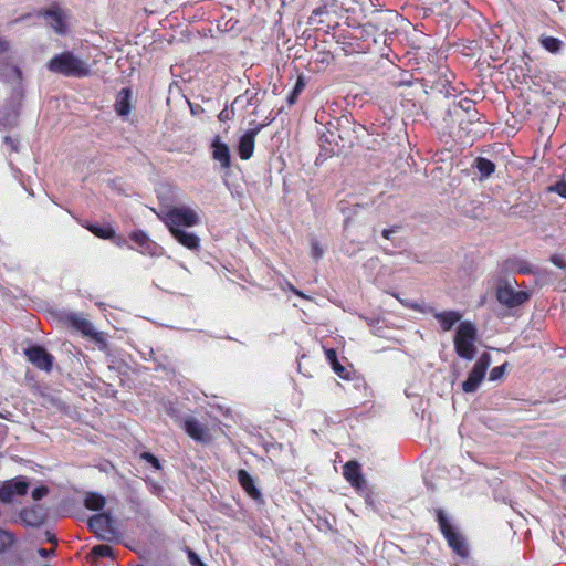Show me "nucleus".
Instances as JSON below:
<instances>
[{
    "instance_id": "nucleus-25",
    "label": "nucleus",
    "mask_w": 566,
    "mask_h": 566,
    "mask_svg": "<svg viewBox=\"0 0 566 566\" xmlns=\"http://www.w3.org/2000/svg\"><path fill=\"white\" fill-rule=\"evenodd\" d=\"M542 46L549 53L556 54L560 51L562 41L554 36H543L539 40Z\"/></svg>"
},
{
    "instance_id": "nucleus-31",
    "label": "nucleus",
    "mask_w": 566,
    "mask_h": 566,
    "mask_svg": "<svg viewBox=\"0 0 566 566\" xmlns=\"http://www.w3.org/2000/svg\"><path fill=\"white\" fill-rule=\"evenodd\" d=\"M506 366H507V364L505 363V364H503L501 366H496V367L492 368L491 371H490L489 379L491 381L499 380L504 375Z\"/></svg>"
},
{
    "instance_id": "nucleus-20",
    "label": "nucleus",
    "mask_w": 566,
    "mask_h": 566,
    "mask_svg": "<svg viewBox=\"0 0 566 566\" xmlns=\"http://www.w3.org/2000/svg\"><path fill=\"white\" fill-rule=\"evenodd\" d=\"M343 475L353 486L356 488H358L363 481L360 467L355 461H348L345 463L343 467Z\"/></svg>"
},
{
    "instance_id": "nucleus-44",
    "label": "nucleus",
    "mask_w": 566,
    "mask_h": 566,
    "mask_svg": "<svg viewBox=\"0 0 566 566\" xmlns=\"http://www.w3.org/2000/svg\"><path fill=\"white\" fill-rule=\"evenodd\" d=\"M395 229H385L382 230V237L387 240L390 239V235L395 232Z\"/></svg>"
},
{
    "instance_id": "nucleus-22",
    "label": "nucleus",
    "mask_w": 566,
    "mask_h": 566,
    "mask_svg": "<svg viewBox=\"0 0 566 566\" xmlns=\"http://www.w3.org/2000/svg\"><path fill=\"white\" fill-rule=\"evenodd\" d=\"M238 481L242 489L252 497L259 499L261 497V492L254 485V481L252 476L245 470L238 471Z\"/></svg>"
},
{
    "instance_id": "nucleus-27",
    "label": "nucleus",
    "mask_w": 566,
    "mask_h": 566,
    "mask_svg": "<svg viewBox=\"0 0 566 566\" xmlns=\"http://www.w3.org/2000/svg\"><path fill=\"white\" fill-rule=\"evenodd\" d=\"M324 255V248L321 245L317 239L311 238V256L318 261Z\"/></svg>"
},
{
    "instance_id": "nucleus-2",
    "label": "nucleus",
    "mask_w": 566,
    "mask_h": 566,
    "mask_svg": "<svg viewBox=\"0 0 566 566\" xmlns=\"http://www.w3.org/2000/svg\"><path fill=\"white\" fill-rule=\"evenodd\" d=\"M49 71L72 77H85L90 74L88 64L72 52H62L48 62Z\"/></svg>"
},
{
    "instance_id": "nucleus-15",
    "label": "nucleus",
    "mask_w": 566,
    "mask_h": 566,
    "mask_svg": "<svg viewBox=\"0 0 566 566\" xmlns=\"http://www.w3.org/2000/svg\"><path fill=\"white\" fill-rule=\"evenodd\" d=\"M430 312L444 332L450 331L462 317V314L458 311L437 312L431 308Z\"/></svg>"
},
{
    "instance_id": "nucleus-7",
    "label": "nucleus",
    "mask_w": 566,
    "mask_h": 566,
    "mask_svg": "<svg viewBox=\"0 0 566 566\" xmlns=\"http://www.w3.org/2000/svg\"><path fill=\"white\" fill-rule=\"evenodd\" d=\"M530 293L526 291H516L510 283L501 284L496 290L497 301L507 306L516 307L524 304L530 298Z\"/></svg>"
},
{
    "instance_id": "nucleus-12",
    "label": "nucleus",
    "mask_w": 566,
    "mask_h": 566,
    "mask_svg": "<svg viewBox=\"0 0 566 566\" xmlns=\"http://www.w3.org/2000/svg\"><path fill=\"white\" fill-rule=\"evenodd\" d=\"M263 126L259 125L255 128L245 132L239 140V156L243 160H248L252 157L254 151L255 137Z\"/></svg>"
},
{
    "instance_id": "nucleus-11",
    "label": "nucleus",
    "mask_w": 566,
    "mask_h": 566,
    "mask_svg": "<svg viewBox=\"0 0 566 566\" xmlns=\"http://www.w3.org/2000/svg\"><path fill=\"white\" fill-rule=\"evenodd\" d=\"M25 356L38 368L49 371L53 364V356L41 346L25 349Z\"/></svg>"
},
{
    "instance_id": "nucleus-8",
    "label": "nucleus",
    "mask_w": 566,
    "mask_h": 566,
    "mask_svg": "<svg viewBox=\"0 0 566 566\" xmlns=\"http://www.w3.org/2000/svg\"><path fill=\"white\" fill-rule=\"evenodd\" d=\"M88 527L103 541H113L116 536V531L108 514L101 513L92 516L88 520Z\"/></svg>"
},
{
    "instance_id": "nucleus-6",
    "label": "nucleus",
    "mask_w": 566,
    "mask_h": 566,
    "mask_svg": "<svg viewBox=\"0 0 566 566\" xmlns=\"http://www.w3.org/2000/svg\"><path fill=\"white\" fill-rule=\"evenodd\" d=\"M491 365V356L483 353L475 361L467 380L462 384V389L467 394L475 392L485 377L486 370Z\"/></svg>"
},
{
    "instance_id": "nucleus-5",
    "label": "nucleus",
    "mask_w": 566,
    "mask_h": 566,
    "mask_svg": "<svg viewBox=\"0 0 566 566\" xmlns=\"http://www.w3.org/2000/svg\"><path fill=\"white\" fill-rule=\"evenodd\" d=\"M437 520L439 527L452 551L461 557H467L469 555L467 542L463 536L451 525L443 511L439 510L437 512Z\"/></svg>"
},
{
    "instance_id": "nucleus-43",
    "label": "nucleus",
    "mask_w": 566,
    "mask_h": 566,
    "mask_svg": "<svg viewBox=\"0 0 566 566\" xmlns=\"http://www.w3.org/2000/svg\"><path fill=\"white\" fill-rule=\"evenodd\" d=\"M287 286H289V290L292 291L295 295L305 297V295L301 291L295 289L291 283H287Z\"/></svg>"
},
{
    "instance_id": "nucleus-45",
    "label": "nucleus",
    "mask_w": 566,
    "mask_h": 566,
    "mask_svg": "<svg viewBox=\"0 0 566 566\" xmlns=\"http://www.w3.org/2000/svg\"><path fill=\"white\" fill-rule=\"evenodd\" d=\"M46 536H48V542L52 543L53 545H56L57 544V539L56 537L51 534L50 532L46 533Z\"/></svg>"
},
{
    "instance_id": "nucleus-16",
    "label": "nucleus",
    "mask_w": 566,
    "mask_h": 566,
    "mask_svg": "<svg viewBox=\"0 0 566 566\" xmlns=\"http://www.w3.org/2000/svg\"><path fill=\"white\" fill-rule=\"evenodd\" d=\"M44 513L40 506H33L30 509H24L20 513L21 521L32 527H38L44 522Z\"/></svg>"
},
{
    "instance_id": "nucleus-26",
    "label": "nucleus",
    "mask_w": 566,
    "mask_h": 566,
    "mask_svg": "<svg viewBox=\"0 0 566 566\" xmlns=\"http://www.w3.org/2000/svg\"><path fill=\"white\" fill-rule=\"evenodd\" d=\"M86 229H88L92 233H94L96 237L102 239H111L115 235V231L112 227H101V226H94L88 224L86 226Z\"/></svg>"
},
{
    "instance_id": "nucleus-41",
    "label": "nucleus",
    "mask_w": 566,
    "mask_h": 566,
    "mask_svg": "<svg viewBox=\"0 0 566 566\" xmlns=\"http://www.w3.org/2000/svg\"><path fill=\"white\" fill-rule=\"evenodd\" d=\"M10 44L7 40L0 36V53H4L9 50Z\"/></svg>"
},
{
    "instance_id": "nucleus-14",
    "label": "nucleus",
    "mask_w": 566,
    "mask_h": 566,
    "mask_svg": "<svg viewBox=\"0 0 566 566\" xmlns=\"http://www.w3.org/2000/svg\"><path fill=\"white\" fill-rule=\"evenodd\" d=\"M212 147V158L216 161H219L222 168L230 167V149L228 145L221 142L219 136H216L211 144Z\"/></svg>"
},
{
    "instance_id": "nucleus-30",
    "label": "nucleus",
    "mask_w": 566,
    "mask_h": 566,
    "mask_svg": "<svg viewBox=\"0 0 566 566\" xmlns=\"http://www.w3.org/2000/svg\"><path fill=\"white\" fill-rule=\"evenodd\" d=\"M13 543V537L9 532L0 528V551H4Z\"/></svg>"
},
{
    "instance_id": "nucleus-13",
    "label": "nucleus",
    "mask_w": 566,
    "mask_h": 566,
    "mask_svg": "<svg viewBox=\"0 0 566 566\" xmlns=\"http://www.w3.org/2000/svg\"><path fill=\"white\" fill-rule=\"evenodd\" d=\"M39 17H42L55 32L60 34H64L66 32L65 14L60 8L40 12Z\"/></svg>"
},
{
    "instance_id": "nucleus-33",
    "label": "nucleus",
    "mask_w": 566,
    "mask_h": 566,
    "mask_svg": "<svg viewBox=\"0 0 566 566\" xmlns=\"http://www.w3.org/2000/svg\"><path fill=\"white\" fill-rule=\"evenodd\" d=\"M142 459L146 460L149 464H151L156 470L160 469L159 460L149 452L142 453Z\"/></svg>"
},
{
    "instance_id": "nucleus-37",
    "label": "nucleus",
    "mask_w": 566,
    "mask_h": 566,
    "mask_svg": "<svg viewBox=\"0 0 566 566\" xmlns=\"http://www.w3.org/2000/svg\"><path fill=\"white\" fill-rule=\"evenodd\" d=\"M188 558H189V563L192 565V566H206L201 559L199 558V556L192 552V551H189L188 552Z\"/></svg>"
},
{
    "instance_id": "nucleus-36",
    "label": "nucleus",
    "mask_w": 566,
    "mask_h": 566,
    "mask_svg": "<svg viewBox=\"0 0 566 566\" xmlns=\"http://www.w3.org/2000/svg\"><path fill=\"white\" fill-rule=\"evenodd\" d=\"M325 356H326V360L329 363L331 366L333 364H337L338 359H337V353L335 349H333V348L326 349Z\"/></svg>"
},
{
    "instance_id": "nucleus-32",
    "label": "nucleus",
    "mask_w": 566,
    "mask_h": 566,
    "mask_svg": "<svg viewBox=\"0 0 566 566\" xmlns=\"http://www.w3.org/2000/svg\"><path fill=\"white\" fill-rule=\"evenodd\" d=\"M304 88V82L302 78H298L292 93L290 94L289 96V103L290 104H294L296 98H297V95L300 94V92Z\"/></svg>"
},
{
    "instance_id": "nucleus-9",
    "label": "nucleus",
    "mask_w": 566,
    "mask_h": 566,
    "mask_svg": "<svg viewBox=\"0 0 566 566\" xmlns=\"http://www.w3.org/2000/svg\"><path fill=\"white\" fill-rule=\"evenodd\" d=\"M29 484L23 476L9 480L0 488V501L11 503L15 495L27 494Z\"/></svg>"
},
{
    "instance_id": "nucleus-24",
    "label": "nucleus",
    "mask_w": 566,
    "mask_h": 566,
    "mask_svg": "<svg viewBox=\"0 0 566 566\" xmlns=\"http://www.w3.org/2000/svg\"><path fill=\"white\" fill-rule=\"evenodd\" d=\"M474 167L478 169L482 178L490 177L495 169V165L484 157H478L474 161Z\"/></svg>"
},
{
    "instance_id": "nucleus-17",
    "label": "nucleus",
    "mask_w": 566,
    "mask_h": 566,
    "mask_svg": "<svg viewBox=\"0 0 566 566\" xmlns=\"http://www.w3.org/2000/svg\"><path fill=\"white\" fill-rule=\"evenodd\" d=\"M184 429L189 437H191L196 441H206L207 440V429L195 418H188L184 422Z\"/></svg>"
},
{
    "instance_id": "nucleus-42",
    "label": "nucleus",
    "mask_w": 566,
    "mask_h": 566,
    "mask_svg": "<svg viewBox=\"0 0 566 566\" xmlns=\"http://www.w3.org/2000/svg\"><path fill=\"white\" fill-rule=\"evenodd\" d=\"M405 306L409 307V308H413V310H417V311H421L423 312V310L420 307L419 304H415V303H407L402 300H399Z\"/></svg>"
},
{
    "instance_id": "nucleus-29",
    "label": "nucleus",
    "mask_w": 566,
    "mask_h": 566,
    "mask_svg": "<svg viewBox=\"0 0 566 566\" xmlns=\"http://www.w3.org/2000/svg\"><path fill=\"white\" fill-rule=\"evenodd\" d=\"M92 554L97 557H109L112 556V547L108 545H96L92 548Z\"/></svg>"
},
{
    "instance_id": "nucleus-3",
    "label": "nucleus",
    "mask_w": 566,
    "mask_h": 566,
    "mask_svg": "<svg viewBox=\"0 0 566 566\" xmlns=\"http://www.w3.org/2000/svg\"><path fill=\"white\" fill-rule=\"evenodd\" d=\"M478 331L470 321L460 322L454 334V350L463 359L472 360L476 354Z\"/></svg>"
},
{
    "instance_id": "nucleus-1",
    "label": "nucleus",
    "mask_w": 566,
    "mask_h": 566,
    "mask_svg": "<svg viewBox=\"0 0 566 566\" xmlns=\"http://www.w3.org/2000/svg\"><path fill=\"white\" fill-rule=\"evenodd\" d=\"M171 235L184 247L191 251H198L200 239L193 232L182 228H191L201 223L199 212L189 206H178L168 209L159 216Z\"/></svg>"
},
{
    "instance_id": "nucleus-10",
    "label": "nucleus",
    "mask_w": 566,
    "mask_h": 566,
    "mask_svg": "<svg viewBox=\"0 0 566 566\" xmlns=\"http://www.w3.org/2000/svg\"><path fill=\"white\" fill-rule=\"evenodd\" d=\"M129 239L136 244V250L142 254L154 256L159 252V245L142 230L133 231Z\"/></svg>"
},
{
    "instance_id": "nucleus-19",
    "label": "nucleus",
    "mask_w": 566,
    "mask_h": 566,
    "mask_svg": "<svg viewBox=\"0 0 566 566\" xmlns=\"http://www.w3.org/2000/svg\"><path fill=\"white\" fill-rule=\"evenodd\" d=\"M130 96L132 91L129 88H122L115 101V111L119 116H127L130 113Z\"/></svg>"
},
{
    "instance_id": "nucleus-23",
    "label": "nucleus",
    "mask_w": 566,
    "mask_h": 566,
    "mask_svg": "<svg viewBox=\"0 0 566 566\" xmlns=\"http://www.w3.org/2000/svg\"><path fill=\"white\" fill-rule=\"evenodd\" d=\"M84 505L88 510L99 511L105 506V497L98 493L90 492L85 495Z\"/></svg>"
},
{
    "instance_id": "nucleus-4",
    "label": "nucleus",
    "mask_w": 566,
    "mask_h": 566,
    "mask_svg": "<svg viewBox=\"0 0 566 566\" xmlns=\"http://www.w3.org/2000/svg\"><path fill=\"white\" fill-rule=\"evenodd\" d=\"M63 321L73 329L80 332L84 337L94 340L99 348L106 347L104 334L97 332L94 325L83 316V314L69 312L63 316Z\"/></svg>"
},
{
    "instance_id": "nucleus-39",
    "label": "nucleus",
    "mask_w": 566,
    "mask_h": 566,
    "mask_svg": "<svg viewBox=\"0 0 566 566\" xmlns=\"http://www.w3.org/2000/svg\"><path fill=\"white\" fill-rule=\"evenodd\" d=\"M218 118L221 122L229 120L231 119V113L227 108H224L219 113Z\"/></svg>"
},
{
    "instance_id": "nucleus-34",
    "label": "nucleus",
    "mask_w": 566,
    "mask_h": 566,
    "mask_svg": "<svg viewBox=\"0 0 566 566\" xmlns=\"http://www.w3.org/2000/svg\"><path fill=\"white\" fill-rule=\"evenodd\" d=\"M49 493V489L44 485L38 486L32 491V499L34 501H39L43 499Z\"/></svg>"
},
{
    "instance_id": "nucleus-38",
    "label": "nucleus",
    "mask_w": 566,
    "mask_h": 566,
    "mask_svg": "<svg viewBox=\"0 0 566 566\" xmlns=\"http://www.w3.org/2000/svg\"><path fill=\"white\" fill-rule=\"evenodd\" d=\"M551 261H552L556 266H558V268H560V269H566V262H565V260L563 259V256L557 255V254L552 255V256H551Z\"/></svg>"
},
{
    "instance_id": "nucleus-21",
    "label": "nucleus",
    "mask_w": 566,
    "mask_h": 566,
    "mask_svg": "<svg viewBox=\"0 0 566 566\" xmlns=\"http://www.w3.org/2000/svg\"><path fill=\"white\" fill-rule=\"evenodd\" d=\"M0 80L9 83H18L21 80V71L9 62H0Z\"/></svg>"
},
{
    "instance_id": "nucleus-40",
    "label": "nucleus",
    "mask_w": 566,
    "mask_h": 566,
    "mask_svg": "<svg viewBox=\"0 0 566 566\" xmlns=\"http://www.w3.org/2000/svg\"><path fill=\"white\" fill-rule=\"evenodd\" d=\"M38 553L41 557L48 558L54 554V548L46 549V548H39Z\"/></svg>"
},
{
    "instance_id": "nucleus-46",
    "label": "nucleus",
    "mask_w": 566,
    "mask_h": 566,
    "mask_svg": "<svg viewBox=\"0 0 566 566\" xmlns=\"http://www.w3.org/2000/svg\"><path fill=\"white\" fill-rule=\"evenodd\" d=\"M4 142H6V144L10 145V147H11L13 150H17L15 144H14V142H13V139H12V138H10V137H6V138H4Z\"/></svg>"
},
{
    "instance_id": "nucleus-18",
    "label": "nucleus",
    "mask_w": 566,
    "mask_h": 566,
    "mask_svg": "<svg viewBox=\"0 0 566 566\" xmlns=\"http://www.w3.org/2000/svg\"><path fill=\"white\" fill-rule=\"evenodd\" d=\"M503 269L506 272L528 274L533 272L532 265L524 259L513 256L504 261Z\"/></svg>"
},
{
    "instance_id": "nucleus-35",
    "label": "nucleus",
    "mask_w": 566,
    "mask_h": 566,
    "mask_svg": "<svg viewBox=\"0 0 566 566\" xmlns=\"http://www.w3.org/2000/svg\"><path fill=\"white\" fill-rule=\"evenodd\" d=\"M332 368L335 371V374H337L340 378H348L347 369L344 366H342L339 361H337V364H333Z\"/></svg>"
},
{
    "instance_id": "nucleus-28",
    "label": "nucleus",
    "mask_w": 566,
    "mask_h": 566,
    "mask_svg": "<svg viewBox=\"0 0 566 566\" xmlns=\"http://www.w3.org/2000/svg\"><path fill=\"white\" fill-rule=\"evenodd\" d=\"M547 191L558 193L562 198L566 199V181L559 180L554 185L548 186Z\"/></svg>"
}]
</instances>
